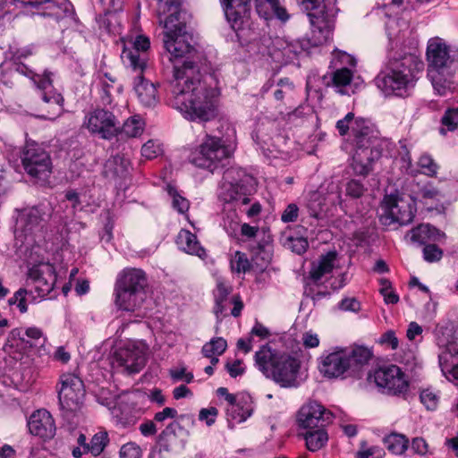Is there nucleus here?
<instances>
[{"label":"nucleus","instance_id":"f257e3e1","mask_svg":"<svg viewBox=\"0 0 458 458\" xmlns=\"http://www.w3.org/2000/svg\"><path fill=\"white\" fill-rule=\"evenodd\" d=\"M163 18L164 48L172 63V79L167 89V101L183 117L196 123H207L218 116L220 89L215 73H201L195 61L197 50L193 37L187 32L188 14L178 5L165 4Z\"/></svg>","mask_w":458,"mask_h":458},{"label":"nucleus","instance_id":"f03ea898","mask_svg":"<svg viewBox=\"0 0 458 458\" xmlns=\"http://www.w3.org/2000/svg\"><path fill=\"white\" fill-rule=\"evenodd\" d=\"M254 360L259 370L281 387L291 388L299 386L297 378L301 360L298 358L264 344L256 352Z\"/></svg>","mask_w":458,"mask_h":458},{"label":"nucleus","instance_id":"7ed1b4c3","mask_svg":"<svg viewBox=\"0 0 458 458\" xmlns=\"http://www.w3.org/2000/svg\"><path fill=\"white\" fill-rule=\"evenodd\" d=\"M423 63L413 55L403 56L393 62L375 78L377 87L386 96L404 97L414 86L416 72L421 71Z\"/></svg>","mask_w":458,"mask_h":458},{"label":"nucleus","instance_id":"20e7f679","mask_svg":"<svg viewBox=\"0 0 458 458\" xmlns=\"http://www.w3.org/2000/svg\"><path fill=\"white\" fill-rule=\"evenodd\" d=\"M352 141L354 146L352 168L356 175L366 177L382 156L383 141L368 120L358 122Z\"/></svg>","mask_w":458,"mask_h":458},{"label":"nucleus","instance_id":"39448f33","mask_svg":"<svg viewBox=\"0 0 458 458\" xmlns=\"http://www.w3.org/2000/svg\"><path fill=\"white\" fill-rule=\"evenodd\" d=\"M148 285L146 274L139 268H124L116 278L114 289V303L120 310L133 312L140 308Z\"/></svg>","mask_w":458,"mask_h":458},{"label":"nucleus","instance_id":"423d86ee","mask_svg":"<svg viewBox=\"0 0 458 458\" xmlns=\"http://www.w3.org/2000/svg\"><path fill=\"white\" fill-rule=\"evenodd\" d=\"M230 157L231 152L221 138L206 134L201 143L190 153L188 161L215 174L223 172Z\"/></svg>","mask_w":458,"mask_h":458},{"label":"nucleus","instance_id":"0eeeda50","mask_svg":"<svg viewBox=\"0 0 458 458\" xmlns=\"http://www.w3.org/2000/svg\"><path fill=\"white\" fill-rule=\"evenodd\" d=\"M237 174L238 178L233 177V181L230 182L225 186V191L221 192V199L226 202H240L242 206H247L242 209L249 219H255L259 217L262 211V206L259 201L250 203V195L256 191V179L246 174L241 169H228L226 171L227 176Z\"/></svg>","mask_w":458,"mask_h":458},{"label":"nucleus","instance_id":"6e6552de","mask_svg":"<svg viewBox=\"0 0 458 458\" xmlns=\"http://www.w3.org/2000/svg\"><path fill=\"white\" fill-rule=\"evenodd\" d=\"M21 164L25 172L39 181H46L52 174V159L43 144L26 141L21 155Z\"/></svg>","mask_w":458,"mask_h":458},{"label":"nucleus","instance_id":"1a4fd4ad","mask_svg":"<svg viewBox=\"0 0 458 458\" xmlns=\"http://www.w3.org/2000/svg\"><path fill=\"white\" fill-rule=\"evenodd\" d=\"M367 379L373 381L383 394L390 395L404 394L409 388L404 372L394 364L379 366L368 374Z\"/></svg>","mask_w":458,"mask_h":458},{"label":"nucleus","instance_id":"9d476101","mask_svg":"<svg viewBox=\"0 0 458 458\" xmlns=\"http://www.w3.org/2000/svg\"><path fill=\"white\" fill-rule=\"evenodd\" d=\"M52 75L51 72L45 70L42 74L36 72L31 79L41 92L42 100L49 106L46 111L34 114L35 117L41 120H54L62 114L64 109V98L54 88Z\"/></svg>","mask_w":458,"mask_h":458},{"label":"nucleus","instance_id":"9b49d317","mask_svg":"<svg viewBox=\"0 0 458 458\" xmlns=\"http://www.w3.org/2000/svg\"><path fill=\"white\" fill-rule=\"evenodd\" d=\"M57 386L60 408L73 412L81 408L85 395L83 381L75 374L64 373L59 377Z\"/></svg>","mask_w":458,"mask_h":458},{"label":"nucleus","instance_id":"f8f14e48","mask_svg":"<svg viewBox=\"0 0 458 458\" xmlns=\"http://www.w3.org/2000/svg\"><path fill=\"white\" fill-rule=\"evenodd\" d=\"M83 125L91 134L111 140L117 137L119 119L112 111L97 107L87 114Z\"/></svg>","mask_w":458,"mask_h":458},{"label":"nucleus","instance_id":"ddd939ff","mask_svg":"<svg viewBox=\"0 0 458 458\" xmlns=\"http://www.w3.org/2000/svg\"><path fill=\"white\" fill-rule=\"evenodd\" d=\"M415 213L416 207L413 201H406L403 199L390 196L379 220L382 225L386 226L395 223L399 225H407L413 221Z\"/></svg>","mask_w":458,"mask_h":458},{"label":"nucleus","instance_id":"4468645a","mask_svg":"<svg viewBox=\"0 0 458 458\" xmlns=\"http://www.w3.org/2000/svg\"><path fill=\"white\" fill-rule=\"evenodd\" d=\"M334 414L316 401L301 406L297 414V422L307 430L325 428L331 424Z\"/></svg>","mask_w":458,"mask_h":458},{"label":"nucleus","instance_id":"2eb2a0df","mask_svg":"<svg viewBox=\"0 0 458 458\" xmlns=\"http://www.w3.org/2000/svg\"><path fill=\"white\" fill-rule=\"evenodd\" d=\"M318 369L327 378H337L345 373L350 376L347 349L335 347L331 352H324L319 358Z\"/></svg>","mask_w":458,"mask_h":458},{"label":"nucleus","instance_id":"dca6fc26","mask_svg":"<svg viewBox=\"0 0 458 458\" xmlns=\"http://www.w3.org/2000/svg\"><path fill=\"white\" fill-rule=\"evenodd\" d=\"M28 276L35 284V290L38 296L52 298V292L56 282L55 268L50 264L33 266L29 269Z\"/></svg>","mask_w":458,"mask_h":458},{"label":"nucleus","instance_id":"f3484780","mask_svg":"<svg viewBox=\"0 0 458 458\" xmlns=\"http://www.w3.org/2000/svg\"><path fill=\"white\" fill-rule=\"evenodd\" d=\"M232 292L233 287L231 285L225 284L223 281H218L216 283V287L214 291V312L217 318H219V315L223 314V312L225 310L227 301L233 305V308L231 310V315L234 318L241 316L244 307L243 301L239 294H233L229 299Z\"/></svg>","mask_w":458,"mask_h":458},{"label":"nucleus","instance_id":"a211bd4d","mask_svg":"<svg viewBox=\"0 0 458 458\" xmlns=\"http://www.w3.org/2000/svg\"><path fill=\"white\" fill-rule=\"evenodd\" d=\"M428 73L445 72L453 63L449 47L441 39L436 38L428 42L427 47Z\"/></svg>","mask_w":458,"mask_h":458},{"label":"nucleus","instance_id":"6ab92c4d","mask_svg":"<svg viewBox=\"0 0 458 458\" xmlns=\"http://www.w3.org/2000/svg\"><path fill=\"white\" fill-rule=\"evenodd\" d=\"M241 234L246 239L258 238V242L250 246L251 253L257 258L260 255L262 259H265V256H268L269 249L273 242V236L268 228H261L258 226H252L250 224L243 223L241 225Z\"/></svg>","mask_w":458,"mask_h":458},{"label":"nucleus","instance_id":"aec40b11","mask_svg":"<svg viewBox=\"0 0 458 458\" xmlns=\"http://www.w3.org/2000/svg\"><path fill=\"white\" fill-rule=\"evenodd\" d=\"M28 428L30 434L45 441L53 438L56 430L55 420L47 410L34 411L29 418Z\"/></svg>","mask_w":458,"mask_h":458},{"label":"nucleus","instance_id":"412c9836","mask_svg":"<svg viewBox=\"0 0 458 458\" xmlns=\"http://www.w3.org/2000/svg\"><path fill=\"white\" fill-rule=\"evenodd\" d=\"M150 47V40L145 35H138L133 41L132 49L124 48L122 58L134 70L143 72L147 65L146 52Z\"/></svg>","mask_w":458,"mask_h":458},{"label":"nucleus","instance_id":"4be33fe9","mask_svg":"<svg viewBox=\"0 0 458 458\" xmlns=\"http://www.w3.org/2000/svg\"><path fill=\"white\" fill-rule=\"evenodd\" d=\"M184 428L175 420L166 425L165 428L157 436V444L159 451L172 452L182 449L185 445V440L182 437Z\"/></svg>","mask_w":458,"mask_h":458},{"label":"nucleus","instance_id":"5701e85b","mask_svg":"<svg viewBox=\"0 0 458 458\" xmlns=\"http://www.w3.org/2000/svg\"><path fill=\"white\" fill-rule=\"evenodd\" d=\"M255 9L259 16L266 21L277 20L285 23L291 18L285 0H255Z\"/></svg>","mask_w":458,"mask_h":458},{"label":"nucleus","instance_id":"b1692460","mask_svg":"<svg viewBox=\"0 0 458 458\" xmlns=\"http://www.w3.org/2000/svg\"><path fill=\"white\" fill-rule=\"evenodd\" d=\"M114 359L130 374L140 372L147 361L144 352L137 347L119 348L114 352Z\"/></svg>","mask_w":458,"mask_h":458},{"label":"nucleus","instance_id":"393cba45","mask_svg":"<svg viewBox=\"0 0 458 458\" xmlns=\"http://www.w3.org/2000/svg\"><path fill=\"white\" fill-rule=\"evenodd\" d=\"M131 162L123 155L111 156L103 165L101 174L108 181L121 184L129 175Z\"/></svg>","mask_w":458,"mask_h":458},{"label":"nucleus","instance_id":"a878e982","mask_svg":"<svg viewBox=\"0 0 458 458\" xmlns=\"http://www.w3.org/2000/svg\"><path fill=\"white\" fill-rule=\"evenodd\" d=\"M133 88L139 101L145 107H155L159 103L157 85L145 79L141 73L135 77Z\"/></svg>","mask_w":458,"mask_h":458},{"label":"nucleus","instance_id":"bb28decb","mask_svg":"<svg viewBox=\"0 0 458 458\" xmlns=\"http://www.w3.org/2000/svg\"><path fill=\"white\" fill-rule=\"evenodd\" d=\"M348 363H350V377L360 378L362 369L373 357L372 351L363 345H355L347 349Z\"/></svg>","mask_w":458,"mask_h":458},{"label":"nucleus","instance_id":"cd10ccee","mask_svg":"<svg viewBox=\"0 0 458 458\" xmlns=\"http://www.w3.org/2000/svg\"><path fill=\"white\" fill-rule=\"evenodd\" d=\"M438 360L443 371H448L458 379V335L446 344L445 351L438 355Z\"/></svg>","mask_w":458,"mask_h":458},{"label":"nucleus","instance_id":"c85d7f7f","mask_svg":"<svg viewBox=\"0 0 458 458\" xmlns=\"http://www.w3.org/2000/svg\"><path fill=\"white\" fill-rule=\"evenodd\" d=\"M336 259V250H330L326 254L321 255L317 263H312L310 270V278L313 283L318 284L322 277L332 273L335 268Z\"/></svg>","mask_w":458,"mask_h":458},{"label":"nucleus","instance_id":"c756f323","mask_svg":"<svg viewBox=\"0 0 458 458\" xmlns=\"http://www.w3.org/2000/svg\"><path fill=\"white\" fill-rule=\"evenodd\" d=\"M441 236H445V233L429 224H420L411 229L406 234L411 242L420 245H425L429 241H437Z\"/></svg>","mask_w":458,"mask_h":458},{"label":"nucleus","instance_id":"7c9ffc66","mask_svg":"<svg viewBox=\"0 0 458 458\" xmlns=\"http://www.w3.org/2000/svg\"><path fill=\"white\" fill-rule=\"evenodd\" d=\"M42 220L43 213L38 207L28 208L20 213L17 225L25 234H30L39 226Z\"/></svg>","mask_w":458,"mask_h":458},{"label":"nucleus","instance_id":"2f4dec72","mask_svg":"<svg viewBox=\"0 0 458 458\" xmlns=\"http://www.w3.org/2000/svg\"><path fill=\"white\" fill-rule=\"evenodd\" d=\"M176 243L185 252L196 255L201 259L207 256L205 249L200 246L197 235L191 231L182 229L178 233Z\"/></svg>","mask_w":458,"mask_h":458},{"label":"nucleus","instance_id":"473e14b6","mask_svg":"<svg viewBox=\"0 0 458 458\" xmlns=\"http://www.w3.org/2000/svg\"><path fill=\"white\" fill-rule=\"evenodd\" d=\"M114 417L117 424L121 425L123 428L133 427L141 416L139 409H136L127 403L121 404L113 411Z\"/></svg>","mask_w":458,"mask_h":458},{"label":"nucleus","instance_id":"72a5a7b5","mask_svg":"<svg viewBox=\"0 0 458 458\" xmlns=\"http://www.w3.org/2000/svg\"><path fill=\"white\" fill-rule=\"evenodd\" d=\"M253 408L251 403L246 400H237L233 403H229L226 408L227 419L235 420L238 423L245 421L249 417L251 416Z\"/></svg>","mask_w":458,"mask_h":458},{"label":"nucleus","instance_id":"f704fd0d","mask_svg":"<svg viewBox=\"0 0 458 458\" xmlns=\"http://www.w3.org/2000/svg\"><path fill=\"white\" fill-rule=\"evenodd\" d=\"M302 8L308 11V16L312 25L320 22L325 23L327 20V7L323 0H300Z\"/></svg>","mask_w":458,"mask_h":458},{"label":"nucleus","instance_id":"c9c22d12","mask_svg":"<svg viewBox=\"0 0 458 458\" xmlns=\"http://www.w3.org/2000/svg\"><path fill=\"white\" fill-rule=\"evenodd\" d=\"M39 5L42 6V11L39 13L41 16L58 21L68 13L70 3L67 0H47Z\"/></svg>","mask_w":458,"mask_h":458},{"label":"nucleus","instance_id":"e433bc0d","mask_svg":"<svg viewBox=\"0 0 458 458\" xmlns=\"http://www.w3.org/2000/svg\"><path fill=\"white\" fill-rule=\"evenodd\" d=\"M436 93L439 96H446L448 93L454 92L455 83L452 79V75L445 76V72L428 73Z\"/></svg>","mask_w":458,"mask_h":458},{"label":"nucleus","instance_id":"4c0bfd02","mask_svg":"<svg viewBox=\"0 0 458 458\" xmlns=\"http://www.w3.org/2000/svg\"><path fill=\"white\" fill-rule=\"evenodd\" d=\"M306 446L310 452H317L324 447L328 441L325 428L307 430L304 434Z\"/></svg>","mask_w":458,"mask_h":458},{"label":"nucleus","instance_id":"58836bf2","mask_svg":"<svg viewBox=\"0 0 458 458\" xmlns=\"http://www.w3.org/2000/svg\"><path fill=\"white\" fill-rule=\"evenodd\" d=\"M144 130V123L136 116L128 118L123 124L119 122L117 137L125 135L130 138L140 136Z\"/></svg>","mask_w":458,"mask_h":458},{"label":"nucleus","instance_id":"ea45409f","mask_svg":"<svg viewBox=\"0 0 458 458\" xmlns=\"http://www.w3.org/2000/svg\"><path fill=\"white\" fill-rule=\"evenodd\" d=\"M307 209L310 217L319 219L326 214V198L319 192L310 194Z\"/></svg>","mask_w":458,"mask_h":458},{"label":"nucleus","instance_id":"a19ab883","mask_svg":"<svg viewBox=\"0 0 458 458\" xmlns=\"http://www.w3.org/2000/svg\"><path fill=\"white\" fill-rule=\"evenodd\" d=\"M384 444L391 453L402 454L408 448L409 440L402 434L392 433L384 438Z\"/></svg>","mask_w":458,"mask_h":458},{"label":"nucleus","instance_id":"79ce46f5","mask_svg":"<svg viewBox=\"0 0 458 458\" xmlns=\"http://www.w3.org/2000/svg\"><path fill=\"white\" fill-rule=\"evenodd\" d=\"M109 442L106 432H98L95 434L89 445H84V452L90 453L94 456L99 455Z\"/></svg>","mask_w":458,"mask_h":458},{"label":"nucleus","instance_id":"37998d69","mask_svg":"<svg viewBox=\"0 0 458 458\" xmlns=\"http://www.w3.org/2000/svg\"><path fill=\"white\" fill-rule=\"evenodd\" d=\"M359 121H367L362 117H355L354 114L349 112L343 119L336 122L335 128L340 136H346L351 131L352 136L354 135V128Z\"/></svg>","mask_w":458,"mask_h":458},{"label":"nucleus","instance_id":"c03bdc74","mask_svg":"<svg viewBox=\"0 0 458 458\" xmlns=\"http://www.w3.org/2000/svg\"><path fill=\"white\" fill-rule=\"evenodd\" d=\"M226 20L231 24L233 30H236L241 28L242 22V13H244L248 7L239 8L238 6L222 4Z\"/></svg>","mask_w":458,"mask_h":458},{"label":"nucleus","instance_id":"a18cd8bd","mask_svg":"<svg viewBox=\"0 0 458 458\" xmlns=\"http://www.w3.org/2000/svg\"><path fill=\"white\" fill-rule=\"evenodd\" d=\"M227 348V342L223 337H214L210 342L206 343L201 352L204 357H211L212 355H222Z\"/></svg>","mask_w":458,"mask_h":458},{"label":"nucleus","instance_id":"49530a36","mask_svg":"<svg viewBox=\"0 0 458 458\" xmlns=\"http://www.w3.org/2000/svg\"><path fill=\"white\" fill-rule=\"evenodd\" d=\"M14 347H33L32 342L30 340H25V338L21 335V330L20 328H14L10 332L4 349L5 351H8L9 349H13Z\"/></svg>","mask_w":458,"mask_h":458},{"label":"nucleus","instance_id":"de8ad7c7","mask_svg":"<svg viewBox=\"0 0 458 458\" xmlns=\"http://www.w3.org/2000/svg\"><path fill=\"white\" fill-rule=\"evenodd\" d=\"M310 46V40L307 38L292 41L284 47V55L288 58L297 57L301 53L308 51Z\"/></svg>","mask_w":458,"mask_h":458},{"label":"nucleus","instance_id":"09e8293b","mask_svg":"<svg viewBox=\"0 0 458 458\" xmlns=\"http://www.w3.org/2000/svg\"><path fill=\"white\" fill-rule=\"evenodd\" d=\"M441 123L443 126L446 127V130L440 128L439 132L442 135H445L446 131H455L458 127V106L447 108L441 118Z\"/></svg>","mask_w":458,"mask_h":458},{"label":"nucleus","instance_id":"8fccbe9b","mask_svg":"<svg viewBox=\"0 0 458 458\" xmlns=\"http://www.w3.org/2000/svg\"><path fill=\"white\" fill-rule=\"evenodd\" d=\"M13 72H18L25 77L30 78V80L36 74V72L33 70H31L30 67H28L21 61L12 62L9 70L6 71L5 72H3V74H2L1 81L4 84L9 85V81L6 80V76L9 73H13Z\"/></svg>","mask_w":458,"mask_h":458},{"label":"nucleus","instance_id":"3c124183","mask_svg":"<svg viewBox=\"0 0 458 458\" xmlns=\"http://www.w3.org/2000/svg\"><path fill=\"white\" fill-rule=\"evenodd\" d=\"M366 191L367 188L360 179H351L345 184L346 196L352 199H360Z\"/></svg>","mask_w":458,"mask_h":458},{"label":"nucleus","instance_id":"603ef678","mask_svg":"<svg viewBox=\"0 0 458 458\" xmlns=\"http://www.w3.org/2000/svg\"><path fill=\"white\" fill-rule=\"evenodd\" d=\"M352 77V70L346 67L339 68L332 73V83L335 87H345L351 83Z\"/></svg>","mask_w":458,"mask_h":458},{"label":"nucleus","instance_id":"864d4df0","mask_svg":"<svg viewBox=\"0 0 458 458\" xmlns=\"http://www.w3.org/2000/svg\"><path fill=\"white\" fill-rule=\"evenodd\" d=\"M381 288L380 294L384 297L386 304H396L399 301V295L393 290L392 283L386 278L379 279Z\"/></svg>","mask_w":458,"mask_h":458},{"label":"nucleus","instance_id":"5fc2aeb1","mask_svg":"<svg viewBox=\"0 0 458 458\" xmlns=\"http://www.w3.org/2000/svg\"><path fill=\"white\" fill-rule=\"evenodd\" d=\"M419 165L423 169V173L428 176L434 177L437 174L438 165L435 162L432 157L428 154H423L420 156Z\"/></svg>","mask_w":458,"mask_h":458},{"label":"nucleus","instance_id":"6e6d98bb","mask_svg":"<svg viewBox=\"0 0 458 458\" xmlns=\"http://www.w3.org/2000/svg\"><path fill=\"white\" fill-rule=\"evenodd\" d=\"M423 259L429 263L439 261L443 257V250L436 244H425L422 250Z\"/></svg>","mask_w":458,"mask_h":458},{"label":"nucleus","instance_id":"4d7b16f0","mask_svg":"<svg viewBox=\"0 0 458 458\" xmlns=\"http://www.w3.org/2000/svg\"><path fill=\"white\" fill-rule=\"evenodd\" d=\"M120 458H141L142 450L139 445L134 442H129L122 445Z\"/></svg>","mask_w":458,"mask_h":458},{"label":"nucleus","instance_id":"13d9d810","mask_svg":"<svg viewBox=\"0 0 458 458\" xmlns=\"http://www.w3.org/2000/svg\"><path fill=\"white\" fill-rule=\"evenodd\" d=\"M169 194L173 197V208L179 213H185L190 208V203L187 199L181 196L175 190H169Z\"/></svg>","mask_w":458,"mask_h":458},{"label":"nucleus","instance_id":"bf43d9fd","mask_svg":"<svg viewBox=\"0 0 458 458\" xmlns=\"http://www.w3.org/2000/svg\"><path fill=\"white\" fill-rule=\"evenodd\" d=\"M8 54L12 62L21 61L32 55L31 48L29 47H18L16 46H10Z\"/></svg>","mask_w":458,"mask_h":458},{"label":"nucleus","instance_id":"052dcab7","mask_svg":"<svg viewBox=\"0 0 458 458\" xmlns=\"http://www.w3.org/2000/svg\"><path fill=\"white\" fill-rule=\"evenodd\" d=\"M420 400L429 411H434L437 407L438 397L436 394L429 391L428 389L423 390L420 393Z\"/></svg>","mask_w":458,"mask_h":458},{"label":"nucleus","instance_id":"680f3d73","mask_svg":"<svg viewBox=\"0 0 458 458\" xmlns=\"http://www.w3.org/2000/svg\"><path fill=\"white\" fill-rule=\"evenodd\" d=\"M218 416V410L216 407L202 408L199 413V420L205 421L206 424L210 427L212 426Z\"/></svg>","mask_w":458,"mask_h":458},{"label":"nucleus","instance_id":"e2e57ef3","mask_svg":"<svg viewBox=\"0 0 458 458\" xmlns=\"http://www.w3.org/2000/svg\"><path fill=\"white\" fill-rule=\"evenodd\" d=\"M288 242L291 250L298 255L305 253L307 249L309 248V242L307 239L303 237H289Z\"/></svg>","mask_w":458,"mask_h":458},{"label":"nucleus","instance_id":"0e129e2a","mask_svg":"<svg viewBox=\"0 0 458 458\" xmlns=\"http://www.w3.org/2000/svg\"><path fill=\"white\" fill-rule=\"evenodd\" d=\"M161 152L159 145L154 140H148L141 148V155L147 159H153Z\"/></svg>","mask_w":458,"mask_h":458},{"label":"nucleus","instance_id":"69168bd1","mask_svg":"<svg viewBox=\"0 0 458 458\" xmlns=\"http://www.w3.org/2000/svg\"><path fill=\"white\" fill-rule=\"evenodd\" d=\"M233 269L237 273H246L250 269V263L244 253L240 251L236 252L235 260L233 264Z\"/></svg>","mask_w":458,"mask_h":458},{"label":"nucleus","instance_id":"338daca9","mask_svg":"<svg viewBox=\"0 0 458 458\" xmlns=\"http://www.w3.org/2000/svg\"><path fill=\"white\" fill-rule=\"evenodd\" d=\"M177 411L174 408L165 407L161 411L157 412L154 415L153 421L155 424L164 425L165 421L168 419L174 420L177 416Z\"/></svg>","mask_w":458,"mask_h":458},{"label":"nucleus","instance_id":"774afa93","mask_svg":"<svg viewBox=\"0 0 458 458\" xmlns=\"http://www.w3.org/2000/svg\"><path fill=\"white\" fill-rule=\"evenodd\" d=\"M299 216V208L295 203H290L281 215V220L284 223H293Z\"/></svg>","mask_w":458,"mask_h":458}]
</instances>
